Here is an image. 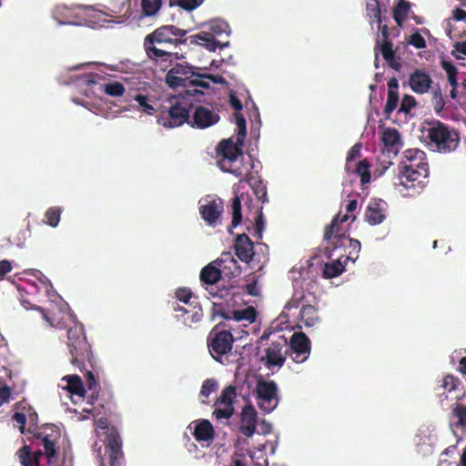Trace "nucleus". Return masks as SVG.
I'll return each instance as SVG.
<instances>
[{
    "label": "nucleus",
    "mask_w": 466,
    "mask_h": 466,
    "mask_svg": "<svg viewBox=\"0 0 466 466\" xmlns=\"http://www.w3.org/2000/svg\"><path fill=\"white\" fill-rule=\"evenodd\" d=\"M402 164L394 186L405 197L416 196L426 187L430 175L426 154L419 148L406 149Z\"/></svg>",
    "instance_id": "f257e3e1"
},
{
    "label": "nucleus",
    "mask_w": 466,
    "mask_h": 466,
    "mask_svg": "<svg viewBox=\"0 0 466 466\" xmlns=\"http://www.w3.org/2000/svg\"><path fill=\"white\" fill-rule=\"evenodd\" d=\"M186 34V30L172 25L157 27L144 38L143 47L147 56L156 66H158L162 71H166L172 65L174 59L177 60L179 58L178 54L160 48L157 45L177 46L184 42L181 38Z\"/></svg>",
    "instance_id": "f03ea898"
},
{
    "label": "nucleus",
    "mask_w": 466,
    "mask_h": 466,
    "mask_svg": "<svg viewBox=\"0 0 466 466\" xmlns=\"http://www.w3.org/2000/svg\"><path fill=\"white\" fill-rule=\"evenodd\" d=\"M165 82L173 89L187 87L186 95L188 96H196L197 95H203V92L195 87L208 88L209 82L224 84L226 80L219 75L196 73L193 66L177 63L167 71L165 76Z\"/></svg>",
    "instance_id": "7ed1b4c3"
},
{
    "label": "nucleus",
    "mask_w": 466,
    "mask_h": 466,
    "mask_svg": "<svg viewBox=\"0 0 466 466\" xmlns=\"http://www.w3.org/2000/svg\"><path fill=\"white\" fill-rule=\"evenodd\" d=\"M422 137L429 148L443 154L455 151L461 141L459 131L440 120L428 122L422 129Z\"/></svg>",
    "instance_id": "20e7f679"
},
{
    "label": "nucleus",
    "mask_w": 466,
    "mask_h": 466,
    "mask_svg": "<svg viewBox=\"0 0 466 466\" xmlns=\"http://www.w3.org/2000/svg\"><path fill=\"white\" fill-rule=\"evenodd\" d=\"M230 28L228 24L221 19H213L203 25V29L190 36V43L204 46L208 51L214 52L217 48L228 46V41L223 43L218 37L225 35L228 36Z\"/></svg>",
    "instance_id": "39448f33"
},
{
    "label": "nucleus",
    "mask_w": 466,
    "mask_h": 466,
    "mask_svg": "<svg viewBox=\"0 0 466 466\" xmlns=\"http://www.w3.org/2000/svg\"><path fill=\"white\" fill-rule=\"evenodd\" d=\"M67 347L72 357L71 363L82 370L84 361L89 360L91 355V346L86 339L82 322H73V325L67 328Z\"/></svg>",
    "instance_id": "423d86ee"
},
{
    "label": "nucleus",
    "mask_w": 466,
    "mask_h": 466,
    "mask_svg": "<svg viewBox=\"0 0 466 466\" xmlns=\"http://www.w3.org/2000/svg\"><path fill=\"white\" fill-rule=\"evenodd\" d=\"M339 215H336L331 223L325 228L324 239L328 242L329 246L326 248L333 250L339 248H350L346 259L352 258L353 252L358 257L360 250V242L357 239L350 238L346 235V230L343 227H339Z\"/></svg>",
    "instance_id": "0eeeda50"
},
{
    "label": "nucleus",
    "mask_w": 466,
    "mask_h": 466,
    "mask_svg": "<svg viewBox=\"0 0 466 466\" xmlns=\"http://www.w3.org/2000/svg\"><path fill=\"white\" fill-rule=\"evenodd\" d=\"M190 103L178 102L172 104L167 111H162L157 116V122L166 128H174L182 126L184 123L190 125L191 121Z\"/></svg>",
    "instance_id": "6e6552de"
},
{
    "label": "nucleus",
    "mask_w": 466,
    "mask_h": 466,
    "mask_svg": "<svg viewBox=\"0 0 466 466\" xmlns=\"http://www.w3.org/2000/svg\"><path fill=\"white\" fill-rule=\"evenodd\" d=\"M255 391L258 406L265 413H270L279 405L278 386L274 380H258Z\"/></svg>",
    "instance_id": "1a4fd4ad"
},
{
    "label": "nucleus",
    "mask_w": 466,
    "mask_h": 466,
    "mask_svg": "<svg viewBox=\"0 0 466 466\" xmlns=\"http://www.w3.org/2000/svg\"><path fill=\"white\" fill-rule=\"evenodd\" d=\"M177 299L183 303L182 306L177 305L174 307L177 312L175 317L177 319H183L184 320H200L203 317V312L198 305H192L190 299L192 298V291L188 288H178L175 292Z\"/></svg>",
    "instance_id": "9d476101"
},
{
    "label": "nucleus",
    "mask_w": 466,
    "mask_h": 466,
    "mask_svg": "<svg viewBox=\"0 0 466 466\" xmlns=\"http://www.w3.org/2000/svg\"><path fill=\"white\" fill-rule=\"evenodd\" d=\"M288 341L284 336H279L275 341H272L268 348L265 349V355L261 358L267 369L270 370L275 367L281 368L286 361L288 353L287 349Z\"/></svg>",
    "instance_id": "9b49d317"
},
{
    "label": "nucleus",
    "mask_w": 466,
    "mask_h": 466,
    "mask_svg": "<svg viewBox=\"0 0 466 466\" xmlns=\"http://www.w3.org/2000/svg\"><path fill=\"white\" fill-rule=\"evenodd\" d=\"M288 356L296 363H302L310 355V340L303 332H294L286 347Z\"/></svg>",
    "instance_id": "f8f14e48"
},
{
    "label": "nucleus",
    "mask_w": 466,
    "mask_h": 466,
    "mask_svg": "<svg viewBox=\"0 0 466 466\" xmlns=\"http://www.w3.org/2000/svg\"><path fill=\"white\" fill-rule=\"evenodd\" d=\"M190 107L192 109L190 121L192 127L205 129L217 124L220 119L218 113L202 105H194L191 102Z\"/></svg>",
    "instance_id": "ddd939ff"
},
{
    "label": "nucleus",
    "mask_w": 466,
    "mask_h": 466,
    "mask_svg": "<svg viewBox=\"0 0 466 466\" xmlns=\"http://www.w3.org/2000/svg\"><path fill=\"white\" fill-rule=\"evenodd\" d=\"M105 455L109 466H125V455L122 450V440L114 431H111L106 441Z\"/></svg>",
    "instance_id": "4468645a"
},
{
    "label": "nucleus",
    "mask_w": 466,
    "mask_h": 466,
    "mask_svg": "<svg viewBox=\"0 0 466 466\" xmlns=\"http://www.w3.org/2000/svg\"><path fill=\"white\" fill-rule=\"evenodd\" d=\"M233 337L229 331L218 332L208 344L209 352L215 360L229 352L232 349Z\"/></svg>",
    "instance_id": "2eb2a0df"
},
{
    "label": "nucleus",
    "mask_w": 466,
    "mask_h": 466,
    "mask_svg": "<svg viewBox=\"0 0 466 466\" xmlns=\"http://www.w3.org/2000/svg\"><path fill=\"white\" fill-rule=\"evenodd\" d=\"M188 428L192 429V435L200 443L209 444L215 438L214 427L208 420H196L189 424Z\"/></svg>",
    "instance_id": "dca6fc26"
},
{
    "label": "nucleus",
    "mask_w": 466,
    "mask_h": 466,
    "mask_svg": "<svg viewBox=\"0 0 466 466\" xmlns=\"http://www.w3.org/2000/svg\"><path fill=\"white\" fill-rule=\"evenodd\" d=\"M258 425V412L252 404L243 407L240 413V432L249 438L255 432Z\"/></svg>",
    "instance_id": "f3484780"
},
{
    "label": "nucleus",
    "mask_w": 466,
    "mask_h": 466,
    "mask_svg": "<svg viewBox=\"0 0 466 466\" xmlns=\"http://www.w3.org/2000/svg\"><path fill=\"white\" fill-rule=\"evenodd\" d=\"M433 81L431 76L422 69H415L409 76L410 89L420 95L426 94L431 88Z\"/></svg>",
    "instance_id": "a211bd4d"
},
{
    "label": "nucleus",
    "mask_w": 466,
    "mask_h": 466,
    "mask_svg": "<svg viewBox=\"0 0 466 466\" xmlns=\"http://www.w3.org/2000/svg\"><path fill=\"white\" fill-rule=\"evenodd\" d=\"M238 142L234 143L230 139L222 140L217 147V152L221 158L219 160H228V162L238 160V158H243L242 157V149L241 146L243 143V139L239 137H238Z\"/></svg>",
    "instance_id": "6ab92c4d"
},
{
    "label": "nucleus",
    "mask_w": 466,
    "mask_h": 466,
    "mask_svg": "<svg viewBox=\"0 0 466 466\" xmlns=\"http://www.w3.org/2000/svg\"><path fill=\"white\" fill-rule=\"evenodd\" d=\"M234 249L236 256L242 261L248 263L254 257V244L249 237L245 234L237 236L234 242Z\"/></svg>",
    "instance_id": "aec40b11"
},
{
    "label": "nucleus",
    "mask_w": 466,
    "mask_h": 466,
    "mask_svg": "<svg viewBox=\"0 0 466 466\" xmlns=\"http://www.w3.org/2000/svg\"><path fill=\"white\" fill-rule=\"evenodd\" d=\"M386 203L381 199H373L366 208L365 219L370 225L380 224L386 218Z\"/></svg>",
    "instance_id": "412c9836"
},
{
    "label": "nucleus",
    "mask_w": 466,
    "mask_h": 466,
    "mask_svg": "<svg viewBox=\"0 0 466 466\" xmlns=\"http://www.w3.org/2000/svg\"><path fill=\"white\" fill-rule=\"evenodd\" d=\"M223 211V201L221 198L213 199L199 208L202 218L209 225H214Z\"/></svg>",
    "instance_id": "4be33fe9"
},
{
    "label": "nucleus",
    "mask_w": 466,
    "mask_h": 466,
    "mask_svg": "<svg viewBox=\"0 0 466 466\" xmlns=\"http://www.w3.org/2000/svg\"><path fill=\"white\" fill-rule=\"evenodd\" d=\"M223 273L228 278H235L241 273L240 266L231 252H223L221 257L215 261Z\"/></svg>",
    "instance_id": "5701e85b"
},
{
    "label": "nucleus",
    "mask_w": 466,
    "mask_h": 466,
    "mask_svg": "<svg viewBox=\"0 0 466 466\" xmlns=\"http://www.w3.org/2000/svg\"><path fill=\"white\" fill-rule=\"evenodd\" d=\"M242 160L243 158H238V160L230 162L228 160H219L218 166L222 171L230 173L236 177H239V182H243L245 181V177L251 173L248 172V167L242 164Z\"/></svg>",
    "instance_id": "b1692460"
},
{
    "label": "nucleus",
    "mask_w": 466,
    "mask_h": 466,
    "mask_svg": "<svg viewBox=\"0 0 466 466\" xmlns=\"http://www.w3.org/2000/svg\"><path fill=\"white\" fill-rule=\"evenodd\" d=\"M460 384L461 380L457 377L448 374L442 378V380L440 381V384L435 387L434 390L436 395H438L442 401L448 399L446 392H451L455 390Z\"/></svg>",
    "instance_id": "393cba45"
},
{
    "label": "nucleus",
    "mask_w": 466,
    "mask_h": 466,
    "mask_svg": "<svg viewBox=\"0 0 466 466\" xmlns=\"http://www.w3.org/2000/svg\"><path fill=\"white\" fill-rule=\"evenodd\" d=\"M32 408L33 407L25 400L15 404V413L12 420L18 424L21 433L25 432V424L27 422V413H29Z\"/></svg>",
    "instance_id": "a878e982"
},
{
    "label": "nucleus",
    "mask_w": 466,
    "mask_h": 466,
    "mask_svg": "<svg viewBox=\"0 0 466 466\" xmlns=\"http://www.w3.org/2000/svg\"><path fill=\"white\" fill-rule=\"evenodd\" d=\"M245 182H247L253 190V193L258 200L262 203L268 201L267 194V187L261 178H256L253 174L245 177Z\"/></svg>",
    "instance_id": "bb28decb"
},
{
    "label": "nucleus",
    "mask_w": 466,
    "mask_h": 466,
    "mask_svg": "<svg viewBox=\"0 0 466 466\" xmlns=\"http://www.w3.org/2000/svg\"><path fill=\"white\" fill-rule=\"evenodd\" d=\"M223 271L212 264L205 266L200 271V280L208 285H214L219 281Z\"/></svg>",
    "instance_id": "cd10ccee"
},
{
    "label": "nucleus",
    "mask_w": 466,
    "mask_h": 466,
    "mask_svg": "<svg viewBox=\"0 0 466 466\" xmlns=\"http://www.w3.org/2000/svg\"><path fill=\"white\" fill-rule=\"evenodd\" d=\"M381 140L386 147L395 151H398L401 146L400 133L395 128H386L382 133Z\"/></svg>",
    "instance_id": "c85d7f7f"
},
{
    "label": "nucleus",
    "mask_w": 466,
    "mask_h": 466,
    "mask_svg": "<svg viewBox=\"0 0 466 466\" xmlns=\"http://www.w3.org/2000/svg\"><path fill=\"white\" fill-rule=\"evenodd\" d=\"M349 173L357 174L360 177V182L365 185L370 181V165L365 158L351 166V170Z\"/></svg>",
    "instance_id": "c756f323"
},
{
    "label": "nucleus",
    "mask_w": 466,
    "mask_h": 466,
    "mask_svg": "<svg viewBox=\"0 0 466 466\" xmlns=\"http://www.w3.org/2000/svg\"><path fill=\"white\" fill-rule=\"evenodd\" d=\"M410 4L407 0H399L393 9V18L399 26L406 21Z\"/></svg>",
    "instance_id": "7c9ffc66"
},
{
    "label": "nucleus",
    "mask_w": 466,
    "mask_h": 466,
    "mask_svg": "<svg viewBox=\"0 0 466 466\" xmlns=\"http://www.w3.org/2000/svg\"><path fill=\"white\" fill-rule=\"evenodd\" d=\"M64 380H66L67 381L66 389L70 393L80 397H83L85 395L86 390L83 385L82 380L79 376H67L65 377Z\"/></svg>",
    "instance_id": "2f4dec72"
},
{
    "label": "nucleus",
    "mask_w": 466,
    "mask_h": 466,
    "mask_svg": "<svg viewBox=\"0 0 466 466\" xmlns=\"http://www.w3.org/2000/svg\"><path fill=\"white\" fill-rule=\"evenodd\" d=\"M345 270L344 264L338 258L332 262L326 263L323 268V277L325 279H333L339 276Z\"/></svg>",
    "instance_id": "473e14b6"
},
{
    "label": "nucleus",
    "mask_w": 466,
    "mask_h": 466,
    "mask_svg": "<svg viewBox=\"0 0 466 466\" xmlns=\"http://www.w3.org/2000/svg\"><path fill=\"white\" fill-rule=\"evenodd\" d=\"M101 90L113 97L122 96L126 91L125 86L118 81H111L101 85Z\"/></svg>",
    "instance_id": "72a5a7b5"
},
{
    "label": "nucleus",
    "mask_w": 466,
    "mask_h": 466,
    "mask_svg": "<svg viewBox=\"0 0 466 466\" xmlns=\"http://www.w3.org/2000/svg\"><path fill=\"white\" fill-rule=\"evenodd\" d=\"M236 398L237 389L235 386L229 385L222 390L220 397L216 401V404H218V406L227 405L234 407L233 404Z\"/></svg>",
    "instance_id": "f704fd0d"
},
{
    "label": "nucleus",
    "mask_w": 466,
    "mask_h": 466,
    "mask_svg": "<svg viewBox=\"0 0 466 466\" xmlns=\"http://www.w3.org/2000/svg\"><path fill=\"white\" fill-rule=\"evenodd\" d=\"M234 320H256L257 310L253 306L232 311Z\"/></svg>",
    "instance_id": "c9c22d12"
},
{
    "label": "nucleus",
    "mask_w": 466,
    "mask_h": 466,
    "mask_svg": "<svg viewBox=\"0 0 466 466\" xmlns=\"http://www.w3.org/2000/svg\"><path fill=\"white\" fill-rule=\"evenodd\" d=\"M451 414L457 419L454 425L466 430V405L455 404L451 409Z\"/></svg>",
    "instance_id": "e433bc0d"
},
{
    "label": "nucleus",
    "mask_w": 466,
    "mask_h": 466,
    "mask_svg": "<svg viewBox=\"0 0 466 466\" xmlns=\"http://www.w3.org/2000/svg\"><path fill=\"white\" fill-rule=\"evenodd\" d=\"M231 208H232V221L231 228L238 227L242 221V213H241V199L240 197L236 195L231 201Z\"/></svg>",
    "instance_id": "4c0bfd02"
},
{
    "label": "nucleus",
    "mask_w": 466,
    "mask_h": 466,
    "mask_svg": "<svg viewBox=\"0 0 466 466\" xmlns=\"http://www.w3.org/2000/svg\"><path fill=\"white\" fill-rule=\"evenodd\" d=\"M84 376L86 378V386H87L88 390L92 391V393L89 396V399H90V403L93 404L94 401L96 400L98 398L99 384L96 381V379L92 371L86 370Z\"/></svg>",
    "instance_id": "58836bf2"
},
{
    "label": "nucleus",
    "mask_w": 466,
    "mask_h": 466,
    "mask_svg": "<svg viewBox=\"0 0 466 466\" xmlns=\"http://www.w3.org/2000/svg\"><path fill=\"white\" fill-rule=\"evenodd\" d=\"M162 5V0H141L143 16L155 15Z\"/></svg>",
    "instance_id": "ea45409f"
},
{
    "label": "nucleus",
    "mask_w": 466,
    "mask_h": 466,
    "mask_svg": "<svg viewBox=\"0 0 466 466\" xmlns=\"http://www.w3.org/2000/svg\"><path fill=\"white\" fill-rule=\"evenodd\" d=\"M218 389V383L214 379H207L203 381L199 398L202 403H208L206 400L209 395Z\"/></svg>",
    "instance_id": "a19ab883"
},
{
    "label": "nucleus",
    "mask_w": 466,
    "mask_h": 466,
    "mask_svg": "<svg viewBox=\"0 0 466 466\" xmlns=\"http://www.w3.org/2000/svg\"><path fill=\"white\" fill-rule=\"evenodd\" d=\"M42 444L45 455L48 459V462L51 463L53 460L56 459L57 455L56 442L46 435L42 438Z\"/></svg>",
    "instance_id": "79ce46f5"
},
{
    "label": "nucleus",
    "mask_w": 466,
    "mask_h": 466,
    "mask_svg": "<svg viewBox=\"0 0 466 466\" xmlns=\"http://www.w3.org/2000/svg\"><path fill=\"white\" fill-rule=\"evenodd\" d=\"M61 208L58 207H51L45 213V222L52 228H56L61 217Z\"/></svg>",
    "instance_id": "37998d69"
},
{
    "label": "nucleus",
    "mask_w": 466,
    "mask_h": 466,
    "mask_svg": "<svg viewBox=\"0 0 466 466\" xmlns=\"http://www.w3.org/2000/svg\"><path fill=\"white\" fill-rule=\"evenodd\" d=\"M134 100L138 103V106L141 107V110L148 115L153 116L156 112L154 106L149 103V97L147 95L137 94L134 96Z\"/></svg>",
    "instance_id": "c03bdc74"
},
{
    "label": "nucleus",
    "mask_w": 466,
    "mask_h": 466,
    "mask_svg": "<svg viewBox=\"0 0 466 466\" xmlns=\"http://www.w3.org/2000/svg\"><path fill=\"white\" fill-rule=\"evenodd\" d=\"M431 95L433 109L437 114H440L445 107V100L439 86L432 90Z\"/></svg>",
    "instance_id": "a18cd8bd"
},
{
    "label": "nucleus",
    "mask_w": 466,
    "mask_h": 466,
    "mask_svg": "<svg viewBox=\"0 0 466 466\" xmlns=\"http://www.w3.org/2000/svg\"><path fill=\"white\" fill-rule=\"evenodd\" d=\"M366 11L370 19H374L379 25L381 24V10L377 0L367 3Z\"/></svg>",
    "instance_id": "49530a36"
},
{
    "label": "nucleus",
    "mask_w": 466,
    "mask_h": 466,
    "mask_svg": "<svg viewBox=\"0 0 466 466\" xmlns=\"http://www.w3.org/2000/svg\"><path fill=\"white\" fill-rule=\"evenodd\" d=\"M215 409L213 415L217 420L226 419L228 420L234 414L235 409L231 406L214 404Z\"/></svg>",
    "instance_id": "de8ad7c7"
},
{
    "label": "nucleus",
    "mask_w": 466,
    "mask_h": 466,
    "mask_svg": "<svg viewBox=\"0 0 466 466\" xmlns=\"http://www.w3.org/2000/svg\"><path fill=\"white\" fill-rule=\"evenodd\" d=\"M399 103V93L388 92L387 102L383 110L384 116L389 118L391 113L397 108Z\"/></svg>",
    "instance_id": "09e8293b"
},
{
    "label": "nucleus",
    "mask_w": 466,
    "mask_h": 466,
    "mask_svg": "<svg viewBox=\"0 0 466 466\" xmlns=\"http://www.w3.org/2000/svg\"><path fill=\"white\" fill-rule=\"evenodd\" d=\"M362 145L361 143H356L354 146L350 147L347 154L346 157V164H345V170L347 172H350L351 170V165L352 162L360 157V150H361Z\"/></svg>",
    "instance_id": "8fccbe9b"
},
{
    "label": "nucleus",
    "mask_w": 466,
    "mask_h": 466,
    "mask_svg": "<svg viewBox=\"0 0 466 466\" xmlns=\"http://www.w3.org/2000/svg\"><path fill=\"white\" fill-rule=\"evenodd\" d=\"M203 0H169V6L178 5L184 10L192 11L202 4Z\"/></svg>",
    "instance_id": "3c124183"
},
{
    "label": "nucleus",
    "mask_w": 466,
    "mask_h": 466,
    "mask_svg": "<svg viewBox=\"0 0 466 466\" xmlns=\"http://www.w3.org/2000/svg\"><path fill=\"white\" fill-rule=\"evenodd\" d=\"M357 207H358V201L357 199H350L346 205V214L343 215L342 217L339 216V227H342V224L346 221H348L350 218H351V220H355L356 217L355 216H351L350 214L353 213L356 209H357ZM338 215H340L339 213Z\"/></svg>",
    "instance_id": "603ef678"
},
{
    "label": "nucleus",
    "mask_w": 466,
    "mask_h": 466,
    "mask_svg": "<svg viewBox=\"0 0 466 466\" xmlns=\"http://www.w3.org/2000/svg\"><path fill=\"white\" fill-rule=\"evenodd\" d=\"M16 456L19 460V462L23 466H34L32 453L28 446L24 445L16 451Z\"/></svg>",
    "instance_id": "864d4df0"
},
{
    "label": "nucleus",
    "mask_w": 466,
    "mask_h": 466,
    "mask_svg": "<svg viewBox=\"0 0 466 466\" xmlns=\"http://www.w3.org/2000/svg\"><path fill=\"white\" fill-rule=\"evenodd\" d=\"M317 309L312 305H304L299 310V320H317Z\"/></svg>",
    "instance_id": "5fc2aeb1"
},
{
    "label": "nucleus",
    "mask_w": 466,
    "mask_h": 466,
    "mask_svg": "<svg viewBox=\"0 0 466 466\" xmlns=\"http://www.w3.org/2000/svg\"><path fill=\"white\" fill-rule=\"evenodd\" d=\"M417 105L416 103V99L410 96V95H404L402 99H401V102H400V106L399 108V112H403V113H410V111L415 107Z\"/></svg>",
    "instance_id": "6e6d98bb"
},
{
    "label": "nucleus",
    "mask_w": 466,
    "mask_h": 466,
    "mask_svg": "<svg viewBox=\"0 0 466 466\" xmlns=\"http://www.w3.org/2000/svg\"><path fill=\"white\" fill-rule=\"evenodd\" d=\"M451 52V56L457 60L465 59L466 57V40L462 42H455Z\"/></svg>",
    "instance_id": "4d7b16f0"
},
{
    "label": "nucleus",
    "mask_w": 466,
    "mask_h": 466,
    "mask_svg": "<svg viewBox=\"0 0 466 466\" xmlns=\"http://www.w3.org/2000/svg\"><path fill=\"white\" fill-rule=\"evenodd\" d=\"M380 50L383 58L386 61H390L395 56V51L393 50V44L390 40H386L381 45H380Z\"/></svg>",
    "instance_id": "13d9d810"
},
{
    "label": "nucleus",
    "mask_w": 466,
    "mask_h": 466,
    "mask_svg": "<svg viewBox=\"0 0 466 466\" xmlns=\"http://www.w3.org/2000/svg\"><path fill=\"white\" fill-rule=\"evenodd\" d=\"M96 425L97 428L106 431H105V439L103 440L105 446H106V441L108 439V436H109V433L111 431H114L118 436H120L116 428H114V427L110 428L108 426V421H107V419H106V418H100L99 420H96Z\"/></svg>",
    "instance_id": "bf43d9fd"
},
{
    "label": "nucleus",
    "mask_w": 466,
    "mask_h": 466,
    "mask_svg": "<svg viewBox=\"0 0 466 466\" xmlns=\"http://www.w3.org/2000/svg\"><path fill=\"white\" fill-rule=\"evenodd\" d=\"M235 116V118H236V124H237V127H238V137L242 139H244V137H246V134H247V131H246V119L244 117V116L239 113V112H236L234 114Z\"/></svg>",
    "instance_id": "052dcab7"
},
{
    "label": "nucleus",
    "mask_w": 466,
    "mask_h": 466,
    "mask_svg": "<svg viewBox=\"0 0 466 466\" xmlns=\"http://www.w3.org/2000/svg\"><path fill=\"white\" fill-rule=\"evenodd\" d=\"M409 44L418 49L425 48L427 46L425 39L419 32H415L410 36Z\"/></svg>",
    "instance_id": "680f3d73"
},
{
    "label": "nucleus",
    "mask_w": 466,
    "mask_h": 466,
    "mask_svg": "<svg viewBox=\"0 0 466 466\" xmlns=\"http://www.w3.org/2000/svg\"><path fill=\"white\" fill-rule=\"evenodd\" d=\"M441 66L446 72L447 76H454V75L458 74V70H457L456 66L451 61L441 59Z\"/></svg>",
    "instance_id": "e2e57ef3"
},
{
    "label": "nucleus",
    "mask_w": 466,
    "mask_h": 466,
    "mask_svg": "<svg viewBox=\"0 0 466 466\" xmlns=\"http://www.w3.org/2000/svg\"><path fill=\"white\" fill-rule=\"evenodd\" d=\"M256 234L258 238H262V231L264 229V219L262 212L260 211L255 218Z\"/></svg>",
    "instance_id": "0e129e2a"
},
{
    "label": "nucleus",
    "mask_w": 466,
    "mask_h": 466,
    "mask_svg": "<svg viewBox=\"0 0 466 466\" xmlns=\"http://www.w3.org/2000/svg\"><path fill=\"white\" fill-rule=\"evenodd\" d=\"M218 316L225 320H231V317L227 313L222 305H214L213 318Z\"/></svg>",
    "instance_id": "69168bd1"
},
{
    "label": "nucleus",
    "mask_w": 466,
    "mask_h": 466,
    "mask_svg": "<svg viewBox=\"0 0 466 466\" xmlns=\"http://www.w3.org/2000/svg\"><path fill=\"white\" fill-rule=\"evenodd\" d=\"M229 105L237 112H239L243 107L241 101L238 98V96L233 92H230V94H229Z\"/></svg>",
    "instance_id": "338daca9"
},
{
    "label": "nucleus",
    "mask_w": 466,
    "mask_h": 466,
    "mask_svg": "<svg viewBox=\"0 0 466 466\" xmlns=\"http://www.w3.org/2000/svg\"><path fill=\"white\" fill-rule=\"evenodd\" d=\"M229 466H247L245 456L238 453H235L232 456Z\"/></svg>",
    "instance_id": "774afa93"
}]
</instances>
